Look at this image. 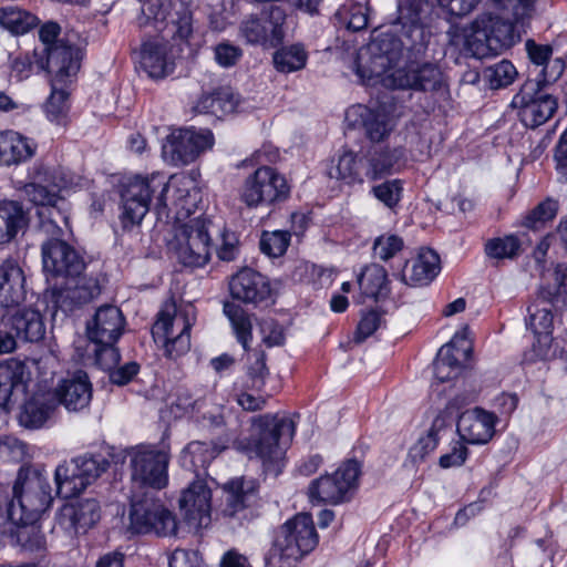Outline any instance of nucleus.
Segmentation results:
<instances>
[{
  "label": "nucleus",
  "instance_id": "nucleus-1",
  "mask_svg": "<svg viewBox=\"0 0 567 567\" xmlns=\"http://www.w3.org/2000/svg\"><path fill=\"white\" fill-rule=\"evenodd\" d=\"M427 8V0H398L391 32L373 37L359 50L355 61L368 68L370 74H380L389 63L401 61L404 52L411 55L424 52L430 40L425 25Z\"/></svg>",
  "mask_w": 567,
  "mask_h": 567
},
{
  "label": "nucleus",
  "instance_id": "nucleus-2",
  "mask_svg": "<svg viewBox=\"0 0 567 567\" xmlns=\"http://www.w3.org/2000/svg\"><path fill=\"white\" fill-rule=\"evenodd\" d=\"M50 220H45L41 226V231L48 238L41 245L42 266L47 281H54V290L65 281H74L85 269V262L82 256L63 239L64 229L68 226V217L64 213L53 208L42 213Z\"/></svg>",
  "mask_w": 567,
  "mask_h": 567
},
{
  "label": "nucleus",
  "instance_id": "nucleus-3",
  "mask_svg": "<svg viewBox=\"0 0 567 567\" xmlns=\"http://www.w3.org/2000/svg\"><path fill=\"white\" fill-rule=\"evenodd\" d=\"M176 206L182 210L176 213V223L174 225V237L168 243V247L176 255L179 262L187 267H203L210 257V236L208 234V220L204 218H193L187 223H182L184 217L190 214V194L187 189H177Z\"/></svg>",
  "mask_w": 567,
  "mask_h": 567
},
{
  "label": "nucleus",
  "instance_id": "nucleus-4",
  "mask_svg": "<svg viewBox=\"0 0 567 567\" xmlns=\"http://www.w3.org/2000/svg\"><path fill=\"white\" fill-rule=\"evenodd\" d=\"M257 435L251 441L250 451L261 460L266 471L278 474L287 446L296 431V423L290 417L265 414L254 421Z\"/></svg>",
  "mask_w": 567,
  "mask_h": 567
},
{
  "label": "nucleus",
  "instance_id": "nucleus-5",
  "mask_svg": "<svg viewBox=\"0 0 567 567\" xmlns=\"http://www.w3.org/2000/svg\"><path fill=\"white\" fill-rule=\"evenodd\" d=\"M400 61L385 65L384 72L373 74L368 68H361L360 61H355V72L368 84L381 83L388 89H412L419 91H436L443 85L441 70L432 63L422 65L399 66Z\"/></svg>",
  "mask_w": 567,
  "mask_h": 567
},
{
  "label": "nucleus",
  "instance_id": "nucleus-6",
  "mask_svg": "<svg viewBox=\"0 0 567 567\" xmlns=\"http://www.w3.org/2000/svg\"><path fill=\"white\" fill-rule=\"evenodd\" d=\"M141 14L137 24L146 27L154 24L155 29L165 32L175 41L188 42L193 37L194 25L190 10L184 2L177 0H137Z\"/></svg>",
  "mask_w": 567,
  "mask_h": 567
},
{
  "label": "nucleus",
  "instance_id": "nucleus-7",
  "mask_svg": "<svg viewBox=\"0 0 567 567\" xmlns=\"http://www.w3.org/2000/svg\"><path fill=\"white\" fill-rule=\"evenodd\" d=\"M174 182L164 183L159 176L152 177L135 176L122 185L121 190V220L124 228H131L140 225L150 210V204L153 195L159 190L158 214L162 215V207L165 208L164 194Z\"/></svg>",
  "mask_w": 567,
  "mask_h": 567
},
{
  "label": "nucleus",
  "instance_id": "nucleus-8",
  "mask_svg": "<svg viewBox=\"0 0 567 567\" xmlns=\"http://www.w3.org/2000/svg\"><path fill=\"white\" fill-rule=\"evenodd\" d=\"M318 534L310 514H297L279 529L270 550V560H279L290 567L315 549Z\"/></svg>",
  "mask_w": 567,
  "mask_h": 567
},
{
  "label": "nucleus",
  "instance_id": "nucleus-9",
  "mask_svg": "<svg viewBox=\"0 0 567 567\" xmlns=\"http://www.w3.org/2000/svg\"><path fill=\"white\" fill-rule=\"evenodd\" d=\"M192 326L187 310L178 309L174 301H166L153 324L152 336L163 347L166 357L176 359L190 349Z\"/></svg>",
  "mask_w": 567,
  "mask_h": 567
},
{
  "label": "nucleus",
  "instance_id": "nucleus-10",
  "mask_svg": "<svg viewBox=\"0 0 567 567\" xmlns=\"http://www.w3.org/2000/svg\"><path fill=\"white\" fill-rule=\"evenodd\" d=\"M131 480L140 487L162 489L168 483L169 453L151 445H138L127 451Z\"/></svg>",
  "mask_w": 567,
  "mask_h": 567
},
{
  "label": "nucleus",
  "instance_id": "nucleus-11",
  "mask_svg": "<svg viewBox=\"0 0 567 567\" xmlns=\"http://www.w3.org/2000/svg\"><path fill=\"white\" fill-rule=\"evenodd\" d=\"M109 465V461L102 455H83L59 465L55 470L58 494L64 498L80 495Z\"/></svg>",
  "mask_w": 567,
  "mask_h": 567
},
{
  "label": "nucleus",
  "instance_id": "nucleus-12",
  "mask_svg": "<svg viewBox=\"0 0 567 567\" xmlns=\"http://www.w3.org/2000/svg\"><path fill=\"white\" fill-rule=\"evenodd\" d=\"M128 530L133 534L172 536L176 534L177 522L158 499L145 495L132 501Z\"/></svg>",
  "mask_w": 567,
  "mask_h": 567
},
{
  "label": "nucleus",
  "instance_id": "nucleus-13",
  "mask_svg": "<svg viewBox=\"0 0 567 567\" xmlns=\"http://www.w3.org/2000/svg\"><path fill=\"white\" fill-rule=\"evenodd\" d=\"M72 178L66 175L62 168H51L47 166H40L34 173V182L25 185L24 192L29 199L41 208L38 210L39 218L41 220L40 227L45 220H50L42 213L53 208L58 212H62L59 203H63L59 196V192L71 187Z\"/></svg>",
  "mask_w": 567,
  "mask_h": 567
},
{
  "label": "nucleus",
  "instance_id": "nucleus-14",
  "mask_svg": "<svg viewBox=\"0 0 567 567\" xmlns=\"http://www.w3.org/2000/svg\"><path fill=\"white\" fill-rule=\"evenodd\" d=\"M289 195L286 177L270 166H260L249 175L241 188L240 198L249 207L271 205Z\"/></svg>",
  "mask_w": 567,
  "mask_h": 567
},
{
  "label": "nucleus",
  "instance_id": "nucleus-15",
  "mask_svg": "<svg viewBox=\"0 0 567 567\" xmlns=\"http://www.w3.org/2000/svg\"><path fill=\"white\" fill-rule=\"evenodd\" d=\"M557 100L546 92L540 81H526L513 97L512 106L525 126L535 128L546 123L557 110Z\"/></svg>",
  "mask_w": 567,
  "mask_h": 567
},
{
  "label": "nucleus",
  "instance_id": "nucleus-16",
  "mask_svg": "<svg viewBox=\"0 0 567 567\" xmlns=\"http://www.w3.org/2000/svg\"><path fill=\"white\" fill-rule=\"evenodd\" d=\"M360 473L357 461L343 463L332 475H323L309 486L311 502L339 504L347 498V494L354 487Z\"/></svg>",
  "mask_w": 567,
  "mask_h": 567
},
{
  "label": "nucleus",
  "instance_id": "nucleus-17",
  "mask_svg": "<svg viewBox=\"0 0 567 567\" xmlns=\"http://www.w3.org/2000/svg\"><path fill=\"white\" fill-rule=\"evenodd\" d=\"M214 136L208 130L186 128L172 133L163 145V156L171 164L181 166L194 162L212 148Z\"/></svg>",
  "mask_w": 567,
  "mask_h": 567
},
{
  "label": "nucleus",
  "instance_id": "nucleus-18",
  "mask_svg": "<svg viewBox=\"0 0 567 567\" xmlns=\"http://www.w3.org/2000/svg\"><path fill=\"white\" fill-rule=\"evenodd\" d=\"M212 488L205 478L197 474L179 498V511L189 528L198 529L210 522Z\"/></svg>",
  "mask_w": 567,
  "mask_h": 567
},
{
  "label": "nucleus",
  "instance_id": "nucleus-19",
  "mask_svg": "<svg viewBox=\"0 0 567 567\" xmlns=\"http://www.w3.org/2000/svg\"><path fill=\"white\" fill-rule=\"evenodd\" d=\"M100 518L99 504L94 499H84L65 504L56 516V528H60L68 537L73 538L84 534Z\"/></svg>",
  "mask_w": 567,
  "mask_h": 567
},
{
  "label": "nucleus",
  "instance_id": "nucleus-20",
  "mask_svg": "<svg viewBox=\"0 0 567 567\" xmlns=\"http://www.w3.org/2000/svg\"><path fill=\"white\" fill-rule=\"evenodd\" d=\"M100 518L99 504L94 499H84L65 504L56 516V528H60L68 537L73 538L84 534Z\"/></svg>",
  "mask_w": 567,
  "mask_h": 567
},
{
  "label": "nucleus",
  "instance_id": "nucleus-21",
  "mask_svg": "<svg viewBox=\"0 0 567 567\" xmlns=\"http://www.w3.org/2000/svg\"><path fill=\"white\" fill-rule=\"evenodd\" d=\"M498 417L482 408H473L462 412L457 420V433L468 444H486L495 434Z\"/></svg>",
  "mask_w": 567,
  "mask_h": 567
},
{
  "label": "nucleus",
  "instance_id": "nucleus-22",
  "mask_svg": "<svg viewBox=\"0 0 567 567\" xmlns=\"http://www.w3.org/2000/svg\"><path fill=\"white\" fill-rule=\"evenodd\" d=\"M74 38V34L66 35L47 49V70L54 75L55 82L64 83L80 69L81 52Z\"/></svg>",
  "mask_w": 567,
  "mask_h": 567
},
{
  "label": "nucleus",
  "instance_id": "nucleus-23",
  "mask_svg": "<svg viewBox=\"0 0 567 567\" xmlns=\"http://www.w3.org/2000/svg\"><path fill=\"white\" fill-rule=\"evenodd\" d=\"M30 371L25 363L10 359L0 363V406L9 410L27 393Z\"/></svg>",
  "mask_w": 567,
  "mask_h": 567
},
{
  "label": "nucleus",
  "instance_id": "nucleus-24",
  "mask_svg": "<svg viewBox=\"0 0 567 567\" xmlns=\"http://www.w3.org/2000/svg\"><path fill=\"white\" fill-rule=\"evenodd\" d=\"M347 120L353 124L360 123L365 136L373 143L385 141L395 127L394 118L383 109H370L361 104L347 111Z\"/></svg>",
  "mask_w": 567,
  "mask_h": 567
},
{
  "label": "nucleus",
  "instance_id": "nucleus-25",
  "mask_svg": "<svg viewBox=\"0 0 567 567\" xmlns=\"http://www.w3.org/2000/svg\"><path fill=\"white\" fill-rule=\"evenodd\" d=\"M165 37L150 38L141 45L138 63L150 78L162 79L173 71L174 63Z\"/></svg>",
  "mask_w": 567,
  "mask_h": 567
},
{
  "label": "nucleus",
  "instance_id": "nucleus-26",
  "mask_svg": "<svg viewBox=\"0 0 567 567\" xmlns=\"http://www.w3.org/2000/svg\"><path fill=\"white\" fill-rule=\"evenodd\" d=\"M230 295L245 303H258L270 296V285L266 277L250 268H244L229 281Z\"/></svg>",
  "mask_w": 567,
  "mask_h": 567
},
{
  "label": "nucleus",
  "instance_id": "nucleus-27",
  "mask_svg": "<svg viewBox=\"0 0 567 567\" xmlns=\"http://www.w3.org/2000/svg\"><path fill=\"white\" fill-rule=\"evenodd\" d=\"M56 403L69 411L85 409L92 399V385L84 371H76L61 381L53 393Z\"/></svg>",
  "mask_w": 567,
  "mask_h": 567
},
{
  "label": "nucleus",
  "instance_id": "nucleus-28",
  "mask_svg": "<svg viewBox=\"0 0 567 567\" xmlns=\"http://www.w3.org/2000/svg\"><path fill=\"white\" fill-rule=\"evenodd\" d=\"M487 18L477 17L468 27L452 37V43L476 59L496 55L486 29Z\"/></svg>",
  "mask_w": 567,
  "mask_h": 567
},
{
  "label": "nucleus",
  "instance_id": "nucleus-29",
  "mask_svg": "<svg viewBox=\"0 0 567 567\" xmlns=\"http://www.w3.org/2000/svg\"><path fill=\"white\" fill-rule=\"evenodd\" d=\"M124 318L115 306L100 307L86 326L89 339L95 342L115 343L122 334Z\"/></svg>",
  "mask_w": 567,
  "mask_h": 567
},
{
  "label": "nucleus",
  "instance_id": "nucleus-30",
  "mask_svg": "<svg viewBox=\"0 0 567 567\" xmlns=\"http://www.w3.org/2000/svg\"><path fill=\"white\" fill-rule=\"evenodd\" d=\"M25 277L22 268L14 259L0 264V307L19 306L25 298Z\"/></svg>",
  "mask_w": 567,
  "mask_h": 567
},
{
  "label": "nucleus",
  "instance_id": "nucleus-31",
  "mask_svg": "<svg viewBox=\"0 0 567 567\" xmlns=\"http://www.w3.org/2000/svg\"><path fill=\"white\" fill-rule=\"evenodd\" d=\"M55 408L52 392H37L22 404L19 423L27 429H40L52 416Z\"/></svg>",
  "mask_w": 567,
  "mask_h": 567
},
{
  "label": "nucleus",
  "instance_id": "nucleus-32",
  "mask_svg": "<svg viewBox=\"0 0 567 567\" xmlns=\"http://www.w3.org/2000/svg\"><path fill=\"white\" fill-rule=\"evenodd\" d=\"M37 144L14 131L0 133V165H19L32 158Z\"/></svg>",
  "mask_w": 567,
  "mask_h": 567
},
{
  "label": "nucleus",
  "instance_id": "nucleus-33",
  "mask_svg": "<svg viewBox=\"0 0 567 567\" xmlns=\"http://www.w3.org/2000/svg\"><path fill=\"white\" fill-rule=\"evenodd\" d=\"M457 338L439 350L433 363L435 379L440 382H446L458 377L463 370L462 361L467 360L471 355L470 347L456 349Z\"/></svg>",
  "mask_w": 567,
  "mask_h": 567
},
{
  "label": "nucleus",
  "instance_id": "nucleus-34",
  "mask_svg": "<svg viewBox=\"0 0 567 567\" xmlns=\"http://www.w3.org/2000/svg\"><path fill=\"white\" fill-rule=\"evenodd\" d=\"M7 319L18 340L38 342L42 340L45 334V326L42 316L38 310H17Z\"/></svg>",
  "mask_w": 567,
  "mask_h": 567
},
{
  "label": "nucleus",
  "instance_id": "nucleus-35",
  "mask_svg": "<svg viewBox=\"0 0 567 567\" xmlns=\"http://www.w3.org/2000/svg\"><path fill=\"white\" fill-rule=\"evenodd\" d=\"M401 153L398 150H373L370 151L361 165L364 175L372 181L384 178L400 171Z\"/></svg>",
  "mask_w": 567,
  "mask_h": 567
},
{
  "label": "nucleus",
  "instance_id": "nucleus-36",
  "mask_svg": "<svg viewBox=\"0 0 567 567\" xmlns=\"http://www.w3.org/2000/svg\"><path fill=\"white\" fill-rule=\"evenodd\" d=\"M440 270V257L431 250H423L413 261L411 274L408 276L405 269L400 275V279L410 286L427 285L434 279Z\"/></svg>",
  "mask_w": 567,
  "mask_h": 567
},
{
  "label": "nucleus",
  "instance_id": "nucleus-37",
  "mask_svg": "<svg viewBox=\"0 0 567 567\" xmlns=\"http://www.w3.org/2000/svg\"><path fill=\"white\" fill-rule=\"evenodd\" d=\"M216 445L202 441L190 442L181 453V465L199 475V471L205 472L207 465L221 452Z\"/></svg>",
  "mask_w": 567,
  "mask_h": 567
},
{
  "label": "nucleus",
  "instance_id": "nucleus-38",
  "mask_svg": "<svg viewBox=\"0 0 567 567\" xmlns=\"http://www.w3.org/2000/svg\"><path fill=\"white\" fill-rule=\"evenodd\" d=\"M27 225L22 206L14 200L0 203V244L10 241Z\"/></svg>",
  "mask_w": 567,
  "mask_h": 567
},
{
  "label": "nucleus",
  "instance_id": "nucleus-39",
  "mask_svg": "<svg viewBox=\"0 0 567 567\" xmlns=\"http://www.w3.org/2000/svg\"><path fill=\"white\" fill-rule=\"evenodd\" d=\"M38 18L14 6L0 7V25L12 34H24L37 27Z\"/></svg>",
  "mask_w": 567,
  "mask_h": 567
},
{
  "label": "nucleus",
  "instance_id": "nucleus-40",
  "mask_svg": "<svg viewBox=\"0 0 567 567\" xmlns=\"http://www.w3.org/2000/svg\"><path fill=\"white\" fill-rule=\"evenodd\" d=\"M481 18H487L486 29L489 40L494 45V52L501 53L503 49L511 47L514 43V25L511 21L512 17L499 18L491 13H484Z\"/></svg>",
  "mask_w": 567,
  "mask_h": 567
},
{
  "label": "nucleus",
  "instance_id": "nucleus-41",
  "mask_svg": "<svg viewBox=\"0 0 567 567\" xmlns=\"http://www.w3.org/2000/svg\"><path fill=\"white\" fill-rule=\"evenodd\" d=\"M287 14L284 9L277 6L260 14L265 38H267L266 48H277L284 42Z\"/></svg>",
  "mask_w": 567,
  "mask_h": 567
},
{
  "label": "nucleus",
  "instance_id": "nucleus-42",
  "mask_svg": "<svg viewBox=\"0 0 567 567\" xmlns=\"http://www.w3.org/2000/svg\"><path fill=\"white\" fill-rule=\"evenodd\" d=\"M308 54L300 44L284 47L274 53L275 69L280 73H291L306 66Z\"/></svg>",
  "mask_w": 567,
  "mask_h": 567
},
{
  "label": "nucleus",
  "instance_id": "nucleus-43",
  "mask_svg": "<svg viewBox=\"0 0 567 567\" xmlns=\"http://www.w3.org/2000/svg\"><path fill=\"white\" fill-rule=\"evenodd\" d=\"M224 312L231 323L238 342L247 350L252 337L250 316L239 305L233 302L224 305Z\"/></svg>",
  "mask_w": 567,
  "mask_h": 567
},
{
  "label": "nucleus",
  "instance_id": "nucleus-44",
  "mask_svg": "<svg viewBox=\"0 0 567 567\" xmlns=\"http://www.w3.org/2000/svg\"><path fill=\"white\" fill-rule=\"evenodd\" d=\"M358 284L363 295L377 298L386 289V270L378 264H371L363 269L358 278Z\"/></svg>",
  "mask_w": 567,
  "mask_h": 567
},
{
  "label": "nucleus",
  "instance_id": "nucleus-45",
  "mask_svg": "<svg viewBox=\"0 0 567 567\" xmlns=\"http://www.w3.org/2000/svg\"><path fill=\"white\" fill-rule=\"evenodd\" d=\"M76 284L74 287L70 286L71 281H65L64 284H60L59 292L60 295L65 293V297L71 299L78 305L86 303L93 300L101 293V288L95 278H76Z\"/></svg>",
  "mask_w": 567,
  "mask_h": 567
},
{
  "label": "nucleus",
  "instance_id": "nucleus-46",
  "mask_svg": "<svg viewBox=\"0 0 567 567\" xmlns=\"http://www.w3.org/2000/svg\"><path fill=\"white\" fill-rule=\"evenodd\" d=\"M361 161L358 163L352 152H344L338 159V164L329 172L330 177L342 179L348 184L362 182Z\"/></svg>",
  "mask_w": 567,
  "mask_h": 567
},
{
  "label": "nucleus",
  "instance_id": "nucleus-47",
  "mask_svg": "<svg viewBox=\"0 0 567 567\" xmlns=\"http://www.w3.org/2000/svg\"><path fill=\"white\" fill-rule=\"evenodd\" d=\"M529 319L528 327L538 336V341L543 338L545 342L549 340V334L553 328V315L551 310L547 306L540 307L539 303H535L528 308Z\"/></svg>",
  "mask_w": 567,
  "mask_h": 567
},
{
  "label": "nucleus",
  "instance_id": "nucleus-48",
  "mask_svg": "<svg viewBox=\"0 0 567 567\" xmlns=\"http://www.w3.org/2000/svg\"><path fill=\"white\" fill-rule=\"evenodd\" d=\"M483 75L489 87L497 90L512 84L517 76V71L512 62L503 60L486 68Z\"/></svg>",
  "mask_w": 567,
  "mask_h": 567
},
{
  "label": "nucleus",
  "instance_id": "nucleus-49",
  "mask_svg": "<svg viewBox=\"0 0 567 567\" xmlns=\"http://www.w3.org/2000/svg\"><path fill=\"white\" fill-rule=\"evenodd\" d=\"M519 250L520 243L513 235L488 239L484 248L486 256L493 259H512L519 254Z\"/></svg>",
  "mask_w": 567,
  "mask_h": 567
},
{
  "label": "nucleus",
  "instance_id": "nucleus-50",
  "mask_svg": "<svg viewBox=\"0 0 567 567\" xmlns=\"http://www.w3.org/2000/svg\"><path fill=\"white\" fill-rule=\"evenodd\" d=\"M443 423L437 425V421L433 423L426 435L421 436L417 442L410 449L408 462L414 465L416 462L422 461L429 453L435 450L439 443V433Z\"/></svg>",
  "mask_w": 567,
  "mask_h": 567
},
{
  "label": "nucleus",
  "instance_id": "nucleus-51",
  "mask_svg": "<svg viewBox=\"0 0 567 567\" xmlns=\"http://www.w3.org/2000/svg\"><path fill=\"white\" fill-rule=\"evenodd\" d=\"M290 237L287 230L265 231L260 238V249L269 257H280L286 252Z\"/></svg>",
  "mask_w": 567,
  "mask_h": 567
},
{
  "label": "nucleus",
  "instance_id": "nucleus-52",
  "mask_svg": "<svg viewBox=\"0 0 567 567\" xmlns=\"http://www.w3.org/2000/svg\"><path fill=\"white\" fill-rule=\"evenodd\" d=\"M403 192L402 181H385L372 187L371 193L385 207L393 209L401 200Z\"/></svg>",
  "mask_w": 567,
  "mask_h": 567
},
{
  "label": "nucleus",
  "instance_id": "nucleus-53",
  "mask_svg": "<svg viewBox=\"0 0 567 567\" xmlns=\"http://www.w3.org/2000/svg\"><path fill=\"white\" fill-rule=\"evenodd\" d=\"M248 380L250 388L257 391L262 390L269 371L266 367V355L262 351H255L249 355Z\"/></svg>",
  "mask_w": 567,
  "mask_h": 567
},
{
  "label": "nucleus",
  "instance_id": "nucleus-54",
  "mask_svg": "<svg viewBox=\"0 0 567 567\" xmlns=\"http://www.w3.org/2000/svg\"><path fill=\"white\" fill-rule=\"evenodd\" d=\"M56 83L53 82L51 95L45 103V112L51 121L60 123L65 116L69 105L68 93L64 90L56 89Z\"/></svg>",
  "mask_w": 567,
  "mask_h": 567
},
{
  "label": "nucleus",
  "instance_id": "nucleus-55",
  "mask_svg": "<svg viewBox=\"0 0 567 567\" xmlns=\"http://www.w3.org/2000/svg\"><path fill=\"white\" fill-rule=\"evenodd\" d=\"M240 34L250 44L261 45L266 48L267 38H265V30L260 16L251 14L240 23Z\"/></svg>",
  "mask_w": 567,
  "mask_h": 567
},
{
  "label": "nucleus",
  "instance_id": "nucleus-56",
  "mask_svg": "<svg viewBox=\"0 0 567 567\" xmlns=\"http://www.w3.org/2000/svg\"><path fill=\"white\" fill-rule=\"evenodd\" d=\"M536 0H493L494 4L513 20L519 21L530 17Z\"/></svg>",
  "mask_w": 567,
  "mask_h": 567
},
{
  "label": "nucleus",
  "instance_id": "nucleus-57",
  "mask_svg": "<svg viewBox=\"0 0 567 567\" xmlns=\"http://www.w3.org/2000/svg\"><path fill=\"white\" fill-rule=\"evenodd\" d=\"M403 247V240L396 235H382L373 244L374 257L381 260H389Z\"/></svg>",
  "mask_w": 567,
  "mask_h": 567
},
{
  "label": "nucleus",
  "instance_id": "nucleus-58",
  "mask_svg": "<svg viewBox=\"0 0 567 567\" xmlns=\"http://www.w3.org/2000/svg\"><path fill=\"white\" fill-rule=\"evenodd\" d=\"M17 535L19 542L31 551H41L45 547V539L41 532L32 525L17 526L13 535Z\"/></svg>",
  "mask_w": 567,
  "mask_h": 567
},
{
  "label": "nucleus",
  "instance_id": "nucleus-59",
  "mask_svg": "<svg viewBox=\"0 0 567 567\" xmlns=\"http://www.w3.org/2000/svg\"><path fill=\"white\" fill-rule=\"evenodd\" d=\"M94 344L95 362L100 368L109 372L120 363V352L114 343L95 342Z\"/></svg>",
  "mask_w": 567,
  "mask_h": 567
},
{
  "label": "nucleus",
  "instance_id": "nucleus-60",
  "mask_svg": "<svg viewBox=\"0 0 567 567\" xmlns=\"http://www.w3.org/2000/svg\"><path fill=\"white\" fill-rule=\"evenodd\" d=\"M558 210V203L553 199H546L539 203L526 217V225L536 227L538 223H545L553 219Z\"/></svg>",
  "mask_w": 567,
  "mask_h": 567
},
{
  "label": "nucleus",
  "instance_id": "nucleus-61",
  "mask_svg": "<svg viewBox=\"0 0 567 567\" xmlns=\"http://www.w3.org/2000/svg\"><path fill=\"white\" fill-rule=\"evenodd\" d=\"M226 489L227 498L224 512L228 516H235L245 508V494L243 493L241 483L238 481L230 482Z\"/></svg>",
  "mask_w": 567,
  "mask_h": 567
},
{
  "label": "nucleus",
  "instance_id": "nucleus-62",
  "mask_svg": "<svg viewBox=\"0 0 567 567\" xmlns=\"http://www.w3.org/2000/svg\"><path fill=\"white\" fill-rule=\"evenodd\" d=\"M556 282L557 288L555 292L549 289H542L539 292V301L547 302L555 307H558V303L561 298H567V268L564 271H556Z\"/></svg>",
  "mask_w": 567,
  "mask_h": 567
},
{
  "label": "nucleus",
  "instance_id": "nucleus-63",
  "mask_svg": "<svg viewBox=\"0 0 567 567\" xmlns=\"http://www.w3.org/2000/svg\"><path fill=\"white\" fill-rule=\"evenodd\" d=\"M215 116H223L234 113L238 106V100L228 87H221L215 91Z\"/></svg>",
  "mask_w": 567,
  "mask_h": 567
},
{
  "label": "nucleus",
  "instance_id": "nucleus-64",
  "mask_svg": "<svg viewBox=\"0 0 567 567\" xmlns=\"http://www.w3.org/2000/svg\"><path fill=\"white\" fill-rule=\"evenodd\" d=\"M169 567H203V564L197 551L175 549L169 557Z\"/></svg>",
  "mask_w": 567,
  "mask_h": 567
}]
</instances>
